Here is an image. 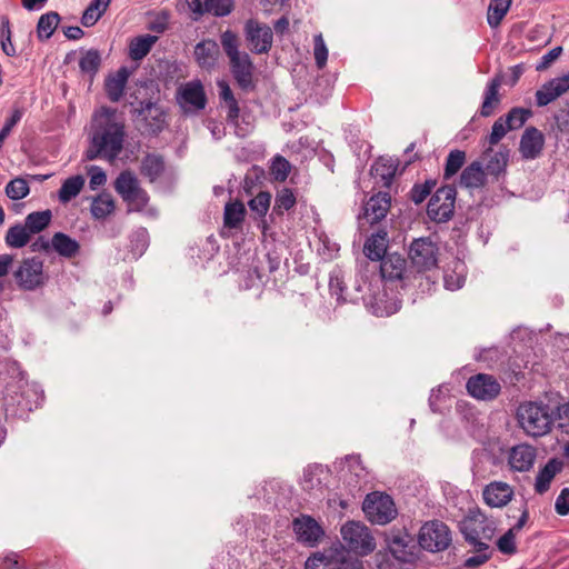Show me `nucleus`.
<instances>
[{"instance_id":"nucleus-1","label":"nucleus","mask_w":569,"mask_h":569,"mask_svg":"<svg viewBox=\"0 0 569 569\" xmlns=\"http://www.w3.org/2000/svg\"><path fill=\"white\" fill-rule=\"evenodd\" d=\"M124 124L116 119V111L102 108L93 116L90 146L86 151L87 160L102 158L114 161L123 149Z\"/></svg>"},{"instance_id":"nucleus-2","label":"nucleus","mask_w":569,"mask_h":569,"mask_svg":"<svg viewBox=\"0 0 569 569\" xmlns=\"http://www.w3.org/2000/svg\"><path fill=\"white\" fill-rule=\"evenodd\" d=\"M220 42L229 59L230 71L238 87L243 91L254 90V64L247 52L239 50L238 36L231 30H226L220 36Z\"/></svg>"},{"instance_id":"nucleus-3","label":"nucleus","mask_w":569,"mask_h":569,"mask_svg":"<svg viewBox=\"0 0 569 569\" xmlns=\"http://www.w3.org/2000/svg\"><path fill=\"white\" fill-rule=\"evenodd\" d=\"M465 540L475 548L476 552L489 550L490 541L496 532V522L478 507L469 509L459 523Z\"/></svg>"},{"instance_id":"nucleus-4","label":"nucleus","mask_w":569,"mask_h":569,"mask_svg":"<svg viewBox=\"0 0 569 569\" xmlns=\"http://www.w3.org/2000/svg\"><path fill=\"white\" fill-rule=\"evenodd\" d=\"M517 418L523 431L531 437H542L551 430L555 418L548 405L527 402L520 405Z\"/></svg>"},{"instance_id":"nucleus-5","label":"nucleus","mask_w":569,"mask_h":569,"mask_svg":"<svg viewBox=\"0 0 569 569\" xmlns=\"http://www.w3.org/2000/svg\"><path fill=\"white\" fill-rule=\"evenodd\" d=\"M116 192L121 197L123 202L127 203V212H140L142 211L148 202L149 194L140 186V182L136 174L130 170H124L119 173L113 183Z\"/></svg>"},{"instance_id":"nucleus-6","label":"nucleus","mask_w":569,"mask_h":569,"mask_svg":"<svg viewBox=\"0 0 569 569\" xmlns=\"http://www.w3.org/2000/svg\"><path fill=\"white\" fill-rule=\"evenodd\" d=\"M340 533L348 551L357 556H368L376 549V540L369 528L359 521H348Z\"/></svg>"},{"instance_id":"nucleus-7","label":"nucleus","mask_w":569,"mask_h":569,"mask_svg":"<svg viewBox=\"0 0 569 569\" xmlns=\"http://www.w3.org/2000/svg\"><path fill=\"white\" fill-rule=\"evenodd\" d=\"M451 541L449 527L440 520L427 521L419 530L418 543L426 551H443L449 548Z\"/></svg>"},{"instance_id":"nucleus-8","label":"nucleus","mask_w":569,"mask_h":569,"mask_svg":"<svg viewBox=\"0 0 569 569\" xmlns=\"http://www.w3.org/2000/svg\"><path fill=\"white\" fill-rule=\"evenodd\" d=\"M367 519L376 525H387L397 516V509L392 498L387 493H369L362 505Z\"/></svg>"},{"instance_id":"nucleus-9","label":"nucleus","mask_w":569,"mask_h":569,"mask_svg":"<svg viewBox=\"0 0 569 569\" xmlns=\"http://www.w3.org/2000/svg\"><path fill=\"white\" fill-rule=\"evenodd\" d=\"M166 112L157 103L150 100L140 101L139 107L133 109V118L139 124L142 133L149 136L159 134L166 127Z\"/></svg>"},{"instance_id":"nucleus-10","label":"nucleus","mask_w":569,"mask_h":569,"mask_svg":"<svg viewBox=\"0 0 569 569\" xmlns=\"http://www.w3.org/2000/svg\"><path fill=\"white\" fill-rule=\"evenodd\" d=\"M457 190L455 186H443L431 196L428 207V217L438 223L449 221L455 212Z\"/></svg>"},{"instance_id":"nucleus-11","label":"nucleus","mask_w":569,"mask_h":569,"mask_svg":"<svg viewBox=\"0 0 569 569\" xmlns=\"http://www.w3.org/2000/svg\"><path fill=\"white\" fill-rule=\"evenodd\" d=\"M388 550L392 557L400 562H410L416 556L415 538L408 530L402 528H391L385 535Z\"/></svg>"},{"instance_id":"nucleus-12","label":"nucleus","mask_w":569,"mask_h":569,"mask_svg":"<svg viewBox=\"0 0 569 569\" xmlns=\"http://www.w3.org/2000/svg\"><path fill=\"white\" fill-rule=\"evenodd\" d=\"M292 530L299 543L315 548L325 538L322 526L309 515H300L292 520Z\"/></svg>"},{"instance_id":"nucleus-13","label":"nucleus","mask_w":569,"mask_h":569,"mask_svg":"<svg viewBox=\"0 0 569 569\" xmlns=\"http://www.w3.org/2000/svg\"><path fill=\"white\" fill-rule=\"evenodd\" d=\"M14 279L23 290H34L44 283L43 261L38 257L21 261L13 273Z\"/></svg>"},{"instance_id":"nucleus-14","label":"nucleus","mask_w":569,"mask_h":569,"mask_svg":"<svg viewBox=\"0 0 569 569\" xmlns=\"http://www.w3.org/2000/svg\"><path fill=\"white\" fill-rule=\"evenodd\" d=\"M409 257L418 271L430 270L438 262V247L430 238L415 239L409 248Z\"/></svg>"},{"instance_id":"nucleus-15","label":"nucleus","mask_w":569,"mask_h":569,"mask_svg":"<svg viewBox=\"0 0 569 569\" xmlns=\"http://www.w3.org/2000/svg\"><path fill=\"white\" fill-rule=\"evenodd\" d=\"M244 36L253 53H267L272 47V29L267 24L250 19L246 22Z\"/></svg>"},{"instance_id":"nucleus-16","label":"nucleus","mask_w":569,"mask_h":569,"mask_svg":"<svg viewBox=\"0 0 569 569\" xmlns=\"http://www.w3.org/2000/svg\"><path fill=\"white\" fill-rule=\"evenodd\" d=\"M469 395L480 400H492L500 393V383L497 379L487 373H478L467 381Z\"/></svg>"},{"instance_id":"nucleus-17","label":"nucleus","mask_w":569,"mask_h":569,"mask_svg":"<svg viewBox=\"0 0 569 569\" xmlns=\"http://www.w3.org/2000/svg\"><path fill=\"white\" fill-rule=\"evenodd\" d=\"M178 101L184 110L199 111L204 109L207 97L200 81H190L181 87Z\"/></svg>"},{"instance_id":"nucleus-18","label":"nucleus","mask_w":569,"mask_h":569,"mask_svg":"<svg viewBox=\"0 0 569 569\" xmlns=\"http://www.w3.org/2000/svg\"><path fill=\"white\" fill-rule=\"evenodd\" d=\"M408 273L407 259L399 253H387L380 260V274L385 280L401 281L407 279Z\"/></svg>"},{"instance_id":"nucleus-19","label":"nucleus","mask_w":569,"mask_h":569,"mask_svg":"<svg viewBox=\"0 0 569 569\" xmlns=\"http://www.w3.org/2000/svg\"><path fill=\"white\" fill-rule=\"evenodd\" d=\"M513 496V488L503 481H491L482 490V499L491 508L506 507Z\"/></svg>"},{"instance_id":"nucleus-20","label":"nucleus","mask_w":569,"mask_h":569,"mask_svg":"<svg viewBox=\"0 0 569 569\" xmlns=\"http://www.w3.org/2000/svg\"><path fill=\"white\" fill-rule=\"evenodd\" d=\"M536 458L537 450L535 447L520 443L510 449L508 463L513 471L527 472L533 467Z\"/></svg>"},{"instance_id":"nucleus-21","label":"nucleus","mask_w":569,"mask_h":569,"mask_svg":"<svg viewBox=\"0 0 569 569\" xmlns=\"http://www.w3.org/2000/svg\"><path fill=\"white\" fill-rule=\"evenodd\" d=\"M543 146V133L536 127H529L521 136L519 151L523 159L532 160L540 156Z\"/></svg>"},{"instance_id":"nucleus-22","label":"nucleus","mask_w":569,"mask_h":569,"mask_svg":"<svg viewBox=\"0 0 569 569\" xmlns=\"http://www.w3.org/2000/svg\"><path fill=\"white\" fill-rule=\"evenodd\" d=\"M390 204L391 197L388 192L373 194L365 204V218L370 224L378 223L387 216Z\"/></svg>"},{"instance_id":"nucleus-23","label":"nucleus","mask_w":569,"mask_h":569,"mask_svg":"<svg viewBox=\"0 0 569 569\" xmlns=\"http://www.w3.org/2000/svg\"><path fill=\"white\" fill-rule=\"evenodd\" d=\"M220 57V48L214 40L207 39L194 47V58L198 64L206 70L216 68Z\"/></svg>"},{"instance_id":"nucleus-24","label":"nucleus","mask_w":569,"mask_h":569,"mask_svg":"<svg viewBox=\"0 0 569 569\" xmlns=\"http://www.w3.org/2000/svg\"><path fill=\"white\" fill-rule=\"evenodd\" d=\"M502 82L503 74L499 72L487 83V87L483 92V101L479 111L480 116L490 117L491 114H493L496 108L501 102L499 88L501 87Z\"/></svg>"},{"instance_id":"nucleus-25","label":"nucleus","mask_w":569,"mask_h":569,"mask_svg":"<svg viewBox=\"0 0 569 569\" xmlns=\"http://www.w3.org/2000/svg\"><path fill=\"white\" fill-rule=\"evenodd\" d=\"M217 86L219 88V98L221 100V104L223 108L227 109L226 120L228 123L238 128L239 127V116H240V108H239L238 100L236 99V97L227 81L220 80L217 82Z\"/></svg>"},{"instance_id":"nucleus-26","label":"nucleus","mask_w":569,"mask_h":569,"mask_svg":"<svg viewBox=\"0 0 569 569\" xmlns=\"http://www.w3.org/2000/svg\"><path fill=\"white\" fill-rule=\"evenodd\" d=\"M130 77V70L127 67H121L114 74L107 77L104 89L107 97L111 102H118L123 96L124 88Z\"/></svg>"},{"instance_id":"nucleus-27","label":"nucleus","mask_w":569,"mask_h":569,"mask_svg":"<svg viewBox=\"0 0 569 569\" xmlns=\"http://www.w3.org/2000/svg\"><path fill=\"white\" fill-rule=\"evenodd\" d=\"M388 233L386 230H378L365 242L363 253L372 261H380L387 254Z\"/></svg>"},{"instance_id":"nucleus-28","label":"nucleus","mask_w":569,"mask_h":569,"mask_svg":"<svg viewBox=\"0 0 569 569\" xmlns=\"http://www.w3.org/2000/svg\"><path fill=\"white\" fill-rule=\"evenodd\" d=\"M562 468L563 462L561 460L558 458L549 459L536 477L535 491L540 495L548 491L552 479L562 470Z\"/></svg>"},{"instance_id":"nucleus-29","label":"nucleus","mask_w":569,"mask_h":569,"mask_svg":"<svg viewBox=\"0 0 569 569\" xmlns=\"http://www.w3.org/2000/svg\"><path fill=\"white\" fill-rule=\"evenodd\" d=\"M566 81L567 80L557 78L543 84L542 88L536 92L537 106L545 107L567 92L569 86H566Z\"/></svg>"},{"instance_id":"nucleus-30","label":"nucleus","mask_w":569,"mask_h":569,"mask_svg":"<svg viewBox=\"0 0 569 569\" xmlns=\"http://www.w3.org/2000/svg\"><path fill=\"white\" fill-rule=\"evenodd\" d=\"M164 170V158L159 153H147L141 160L140 173L150 182L157 181Z\"/></svg>"},{"instance_id":"nucleus-31","label":"nucleus","mask_w":569,"mask_h":569,"mask_svg":"<svg viewBox=\"0 0 569 569\" xmlns=\"http://www.w3.org/2000/svg\"><path fill=\"white\" fill-rule=\"evenodd\" d=\"M52 250L59 256L71 259L80 251V243L63 232H56L51 238Z\"/></svg>"},{"instance_id":"nucleus-32","label":"nucleus","mask_w":569,"mask_h":569,"mask_svg":"<svg viewBox=\"0 0 569 569\" xmlns=\"http://www.w3.org/2000/svg\"><path fill=\"white\" fill-rule=\"evenodd\" d=\"M486 182V172L479 161H473L466 167L461 174L459 184L465 188H479Z\"/></svg>"},{"instance_id":"nucleus-33","label":"nucleus","mask_w":569,"mask_h":569,"mask_svg":"<svg viewBox=\"0 0 569 569\" xmlns=\"http://www.w3.org/2000/svg\"><path fill=\"white\" fill-rule=\"evenodd\" d=\"M397 166L391 159L380 157L371 166V174L379 179L385 187H389L396 174Z\"/></svg>"},{"instance_id":"nucleus-34","label":"nucleus","mask_w":569,"mask_h":569,"mask_svg":"<svg viewBox=\"0 0 569 569\" xmlns=\"http://www.w3.org/2000/svg\"><path fill=\"white\" fill-rule=\"evenodd\" d=\"M246 217L244 204L240 200L228 202L223 212V224L229 229H238L241 227Z\"/></svg>"},{"instance_id":"nucleus-35","label":"nucleus","mask_w":569,"mask_h":569,"mask_svg":"<svg viewBox=\"0 0 569 569\" xmlns=\"http://www.w3.org/2000/svg\"><path fill=\"white\" fill-rule=\"evenodd\" d=\"M60 14L56 11H49L40 16L37 23V37L40 41L51 38L60 23Z\"/></svg>"},{"instance_id":"nucleus-36","label":"nucleus","mask_w":569,"mask_h":569,"mask_svg":"<svg viewBox=\"0 0 569 569\" xmlns=\"http://www.w3.org/2000/svg\"><path fill=\"white\" fill-rule=\"evenodd\" d=\"M158 37L146 34L133 38L129 44V57L134 60L143 59L157 42Z\"/></svg>"},{"instance_id":"nucleus-37","label":"nucleus","mask_w":569,"mask_h":569,"mask_svg":"<svg viewBox=\"0 0 569 569\" xmlns=\"http://www.w3.org/2000/svg\"><path fill=\"white\" fill-rule=\"evenodd\" d=\"M508 160H509V150L508 149L502 148L499 151L493 152L486 163V169H483L486 174H490L496 178H499L501 174H503L506 172Z\"/></svg>"},{"instance_id":"nucleus-38","label":"nucleus","mask_w":569,"mask_h":569,"mask_svg":"<svg viewBox=\"0 0 569 569\" xmlns=\"http://www.w3.org/2000/svg\"><path fill=\"white\" fill-rule=\"evenodd\" d=\"M111 0H92L91 3L83 11L81 17V23L84 27H92L106 12Z\"/></svg>"},{"instance_id":"nucleus-39","label":"nucleus","mask_w":569,"mask_h":569,"mask_svg":"<svg viewBox=\"0 0 569 569\" xmlns=\"http://www.w3.org/2000/svg\"><path fill=\"white\" fill-rule=\"evenodd\" d=\"M84 186V178L80 174L72 176L63 181L59 190V200L62 203L69 202L72 198L77 197Z\"/></svg>"},{"instance_id":"nucleus-40","label":"nucleus","mask_w":569,"mask_h":569,"mask_svg":"<svg viewBox=\"0 0 569 569\" xmlns=\"http://www.w3.org/2000/svg\"><path fill=\"white\" fill-rule=\"evenodd\" d=\"M114 200L109 193H101L93 199L91 203V214L96 219H104L107 216L114 211Z\"/></svg>"},{"instance_id":"nucleus-41","label":"nucleus","mask_w":569,"mask_h":569,"mask_svg":"<svg viewBox=\"0 0 569 569\" xmlns=\"http://www.w3.org/2000/svg\"><path fill=\"white\" fill-rule=\"evenodd\" d=\"M101 54L97 49H89L82 53L79 60V68L82 73L94 77L101 67Z\"/></svg>"},{"instance_id":"nucleus-42","label":"nucleus","mask_w":569,"mask_h":569,"mask_svg":"<svg viewBox=\"0 0 569 569\" xmlns=\"http://www.w3.org/2000/svg\"><path fill=\"white\" fill-rule=\"evenodd\" d=\"M510 4L511 0H490L487 12V22L491 28H497L501 23L510 8Z\"/></svg>"},{"instance_id":"nucleus-43","label":"nucleus","mask_w":569,"mask_h":569,"mask_svg":"<svg viewBox=\"0 0 569 569\" xmlns=\"http://www.w3.org/2000/svg\"><path fill=\"white\" fill-rule=\"evenodd\" d=\"M31 232L24 224L10 227L6 234V243L11 248H22L30 241Z\"/></svg>"},{"instance_id":"nucleus-44","label":"nucleus","mask_w":569,"mask_h":569,"mask_svg":"<svg viewBox=\"0 0 569 569\" xmlns=\"http://www.w3.org/2000/svg\"><path fill=\"white\" fill-rule=\"evenodd\" d=\"M52 219L50 210L36 211L29 213L24 219V226L32 233H39L44 230Z\"/></svg>"},{"instance_id":"nucleus-45","label":"nucleus","mask_w":569,"mask_h":569,"mask_svg":"<svg viewBox=\"0 0 569 569\" xmlns=\"http://www.w3.org/2000/svg\"><path fill=\"white\" fill-rule=\"evenodd\" d=\"M466 152L459 149L451 150L446 159L443 179L452 178L465 164Z\"/></svg>"},{"instance_id":"nucleus-46","label":"nucleus","mask_w":569,"mask_h":569,"mask_svg":"<svg viewBox=\"0 0 569 569\" xmlns=\"http://www.w3.org/2000/svg\"><path fill=\"white\" fill-rule=\"evenodd\" d=\"M296 204V196L289 188H282L276 194L273 213L277 216H283L286 211L292 209Z\"/></svg>"},{"instance_id":"nucleus-47","label":"nucleus","mask_w":569,"mask_h":569,"mask_svg":"<svg viewBox=\"0 0 569 569\" xmlns=\"http://www.w3.org/2000/svg\"><path fill=\"white\" fill-rule=\"evenodd\" d=\"M306 569H342V567L335 557L318 552L307 559Z\"/></svg>"},{"instance_id":"nucleus-48","label":"nucleus","mask_w":569,"mask_h":569,"mask_svg":"<svg viewBox=\"0 0 569 569\" xmlns=\"http://www.w3.org/2000/svg\"><path fill=\"white\" fill-rule=\"evenodd\" d=\"M531 114L532 112L530 109L516 107L512 108L506 114V117H503V120L508 126L509 130H517L525 124V122L531 117Z\"/></svg>"},{"instance_id":"nucleus-49","label":"nucleus","mask_w":569,"mask_h":569,"mask_svg":"<svg viewBox=\"0 0 569 569\" xmlns=\"http://www.w3.org/2000/svg\"><path fill=\"white\" fill-rule=\"evenodd\" d=\"M204 9L213 17H227L234 9V0H206Z\"/></svg>"},{"instance_id":"nucleus-50","label":"nucleus","mask_w":569,"mask_h":569,"mask_svg":"<svg viewBox=\"0 0 569 569\" xmlns=\"http://www.w3.org/2000/svg\"><path fill=\"white\" fill-rule=\"evenodd\" d=\"M290 171L291 164L284 157L278 154L272 159V163L270 166V173L276 181H286Z\"/></svg>"},{"instance_id":"nucleus-51","label":"nucleus","mask_w":569,"mask_h":569,"mask_svg":"<svg viewBox=\"0 0 569 569\" xmlns=\"http://www.w3.org/2000/svg\"><path fill=\"white\" fill-rule=\"evenodd\" d=\"M437 182L433 179H428L423 183H416L409 192V198L416 204L422 203L426 198L435 189Z\"/></svg>"},{"instance_id":"nucleus-52","label":"nucleus","mask_w":569,"mask_h":569,"mask_svg":"<svg viewBox=\"0 0 569 569\" xmlns=\"http://www.w3.org/2000/svg\"><path fill=\"white\" fill-rule=\"evenodd\" d=\"M29 191V184L23 178H14L6 186V194L12 200L23 199Z\"/></svg>"},{"instance_id":"nucleus-53","label":"nucleus","mask_w":569,"mask_h":569,"mask_svg":"<svg viewBox=\"0 0 569 569\" xmlns=\"http://www.w3.org/2000/svg\"><path fill=\"white\" fill-rule=\"evenodd\" d=\"M271 193L268 191H260L252 198L248 206L251 211L256 212L259 217H264L270 208Z\"/></svg>"},{"instance_id":"nucleus-54","label":"nucleus","mask_w":569,"mask_h":569,"mask_svg":"<svg viewBox=\"0 0 569 569\" xmlns=\"http://www.w3.org/2000/svg\"><path fill=\"white\" fill-rule=\"evenodd\" d=\"M516 536L517 533L508 529L498 540H497V548L498 550L507 556H512L517 552V545H516Z\"/></svg>"},{"instance_id":"nucleus-55","label":"nucleus","mask_w":569,"mask_h":569,"mask_svg":"<svg viewBox=\"0 0 569 569\" xmlns=\"http://www.w3.org/2000/svg\"><path fill=\"white\" fill-rule=\"evenodd\" d=\"M0 38H1V48H2L3 52L9 57L16 56V49L11 42L10 22L7 17H2Z\"/></svg>"},{"instance_id":"nucleus-56","label":"nucleus","mask_w":569,"mask_h":569,"mask_svg":"<svg viewBox=\"0 0 569 569\" xmlns=\"http://www.w3.org/2000/svg\"><path fill=\"white\" fill-rule=\"evenodd\" d=\"M313 43V54L316 64L319 69H322L328 60V49L321 33L315 36Z\"/></svg>"},{"instance_id":"nucleus-57","label":"nucleus","mask_w":569,"mask_h":569,"mask_svg":"<svg viewBox=\"0 0 569 569\" xmlns=\"http://www.w3.org/2000/svg\"><path fill=\"white\" fill-rule=\"evenodd\" d=\"M509 131L508 126L506 124L503 117L498 118L491 128V132L488 137V142L491 146L497 144Z\"/></svg>"},{"instance_id":"nucleus-58","label":"nucleus","mask_w":569,"mask_h":569,"mask_svg":"<svg viewBox=\"0 0 569 569\" xmlns=\"http://www.w3.org/2000/svg\"><path fill=\"white\" fill-rule=\"evenodd\" d=\"M90 177L89 183L91 189L101 187L107 181L106 172L98 166H91L88 170Z\"/></svg>"},{"instance_id":"nucleus-59","label":"nucleus","mask_w":569,"mask_h":569,"mask_svg":"<svg viewBox=\"0 0 569 569\" xmlns=\"http://www.w3.org/2000/svg\"><path fill=\"white\" fill-rule=\"evenodd\" d=\"M555 510L559 516L569 515V488H563L555 502Z\"/></svg>"},{"instance_id":"nucleus-60","label":"nucleus","mask_w":569,"mask_h":569,"mask_svg":"<svg viewBox=\"0 0 569 569\" xmlns=\"http://www.w3.org/2000/svg\"><path fill=\"white\" fill-rule=\"evenodd\" d=\"M346 289L345 282L342 278L339 276H331L329 280V290L331 295L337 297L338 301H346V298L343 297V291Z\"/></svg>"},{"instance_id":"nucleus-61","label":"nucleus","mask_w":569,"mask_h":569,"mask_svg":"<svg viewBox=\"0 0 569 569\" xmlns=\"http://www.w3.org/2000/svg\"><path fill=\"white\" fill-rule=\"evenodd\" d=\"M491 558L489 550L477 552V555L467 558L463 566L468 569H476L486 563Z\"/></svg>"},{"instance_id":"nucleus-62","label":"nucleus","mask_w":569,"mask_h":569,"mask_svg":"<svg viewBox=\"0 0 569 569\" xmlns=\"http://www.w3.org/2000/svg\"><path fill=\"white\" fill-rule=\"evenodd\" d=\"M562 52L561 47H555L543 54L540 62L537 64V70L547 69L553 61H556Z\"/></svg>"},{"instance_id":"nucleus-63","label":"nucleus","mask_w":569,"mask_h":569,"mask_svg":"<svg viewBox=\"0 0 569 569\" xmlns=\"http://www.w3.org/2000/svg\"><path fill=\"white\" fill-rule=\"evenodd\" d=\"M266 258L269 272L272 273L277 271L281 263V253L278 251V249L276 247L273 249H270L267 252Z\"/></svg>"},{"instance_id":"nucleus-64","label":"nucleus","mask_w":569,"mask_h":569,"mask_svg":"<svg viewBox=\"0 0 569 569\" xmlns=\"http://www.w3.org/2000/svg\"><path fill=\"white\" fill-rule=\"evenodd\" d=\"M557 419L560 421L559 427L569 429V401L557 407Z\"/></svg>"}]
</instances>
